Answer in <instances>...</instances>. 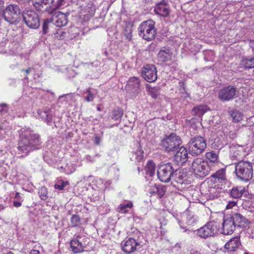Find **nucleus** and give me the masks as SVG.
<instances>
[{"instance_id":"052dcab7","label":"nucleus","mask_w":254,"mask_h":254,"mask_svg":"<svg viewBox=\"0 0 254 254\" xmlns=\"http://www.w3.org/2000/svg\"><path fill=\"white\" fill-rule=\"evenodd\" d=\"M251 47L254 50V41H251L250 43Z\"/></svg>"},{"instance_id":"6e6552de","label":"nucleus","mask_w":254,"mask_h":254,"mask_svg":"<svg viewBox=\"0 0 254 254\" xmlns=\"http://www.w3.org/2000/svg\"><path fill=\"white\" fill-rule=\"evenodd\" d=\"M23 18L26 25L31 29H37L40 25V18L36 12L26 9L23 12Z\"/></svg>"},{"instance_id":"b1692460","label":"nucleus","mask_w":254,"mask_h":254,"mask_svg":"<svg viewBox=\"0 0 254 254\" xmlns=\"http://www.w3.org/2000/svg\"><path fill=\"white\" fill-rule=\"evenodd\" d=\"M158 59L159 61L164 63L169 61L171 58V53L169 49H162L158 53Z\"/></svg>"},{"instance_id":"e2e57ef3","label":"nucleus","mask_w":254,"mask_h":254,"mask_svg":"<svg viewBox=\"0 0 254 254\" xmlns=\"http://www.w3.org/2000/svg\"><path fill=\"white\" fill-rule=\"evenodd\" d=\"M4 209V207L2 205H0V210Z\"/></svg>"},{"instance_id":"393cba45","label":"nucleus","mask_w":254,"mask_h":254,"mask_svg":"<svg viewBox=\"0 0 254 254\" xmlns=\"http://www.w3.org/2000/svg\"><path fill=\"white\" fill-rule=\"evenodd\" d=\"M186 172H185L184 170L175 169L173 178V179H174L175 181L180 184H183L184 180H186Z\"/></svg>"},{"instance_id":"4c0bfd02","label":"nucleus","mask_w":254,"mask_h":254,"mask_svg":"<svg viewBox=\"0 0 254 254\" xmlns=\"http://www.w3.org/2000/svg\"><path fill=\"white\" fill-rule=\"evenodd\" d=\"M64 0H57L54 1V4L52 6V13L57 9H58L61 5H63V2Z\"/></svg>"},{"instance_id":"f704fd0d","label":"nucleus","mask_w":254,"mask_h":254,"mask_svg":"<svg viewBox=\"0 0 254 254\" xmlns=\"http://www.w3.org/2000/svg\"><path fill=\"white\" fill-rule=\"evenodd\" d=\"M54 0H42V2L44 3L45 6H46L45 11L49 14H52V6L54 4Z\"/></svg>"},{"instance_id":"2eb2a0df","label":"nucleus","mask_w":254,"mask_h":254,"mask_svg":"<svg viewBox=\"0 0 254 254\" xmlns=\"http://www.w3.org/2000/svg\"><path fill=\"white\" fill-rule=\"evenodd\" d=\"M236 228V227L230 216L227 215L224 217L222 228V234L224 235L231 234Z\"/></svg>"},{"instance_id":"864d4df0","label":"nucleus","mask_w":254,"mask_h":254,"mask_svg":"<svg viewBox=\"0 0 254 254\" xmlns=\"http://www.w3.org/2000/svg\"><path fill=\"white\" fill-rule=\"evenodd\" d=\"M101 141V138L99 136L97 135H95L94 137V142L96 145H99Z\"/></svg>"},{"instance_id":"f03ea898","label":"nucleus","mask_w":254,"mask_h":254,"mask_svg":"<svg viewBox=\"0 0 254 254\" xmlns=\"http://www.w3.org/2000/svg\"><path fill=\"white\" fill-rule=\"evenodd\" d=\"M235 173L240 180L247 182L253 176V164L249 161H240L235 165Z\"/></svg>"},{"instance_id":"69168bd1","label":"nucleus","mask_w":254,"mask_h":254,"mask_svg":"<svg viewBox=\"0 0 254 254\" xmlns=\"http://www.w3.org/2000/svg\"><path fill=\"white\" fill-rule=\"evenodd\" d=\"M97 110H98V111H101V109H100V107H98V108H97Z\"/></svg>"},{"instance_id":"6ab92c4d","label":"nucleus","mask_w":254,"mask_h":254,"mask_svg":"<svg viewBox=\"0 0 254 254\" xmlns=\"http://www.w3.org/2000/svg\"><path fill=\"white\" fill-rule=\"evenodd\" d=\"M241 242L239 237L232 238L224 246L225 249L228 252L236 251L240 246Z\"/></svg>"},{"instance_id":"7ed1b4c3","label":"nucleus","mask_w":254,"mask_h":254,"mask_svg":"<svg viewBox=\"0 0 254 254\" xmlns=\"http://www.w3.org/2000/svg\"><path fill=\"white\" fill-rule=\"evenodd\" d=\"M155 24L150 19L141 22L138 28L139 36L147 41L153 40L157 33Z\"/></svg>"},{"instance_id":"49530a36","label":"nucleus","mask_w":254,"mask_h":254,"mask_svg":"<svg viewBox=\"0 0 254 254\" xmlns=\"http://www.w3.org/2000/svg\"><path fill=\"white\" fill-rule=\"evenodd\" d=\"M237 203V201H230L226 206V209H229L235 206Z\"/></svg>"},{"instance_id":"a878e982","label":"nucleus","mask_w":254,"mask_h":254,"mask_svg":"<svg viewBox=\"0 0 254 254\" xmlns=\"http://www.w3.org/2000/svg\"><path fill=\"white\" fill-rule=\"evenodd\" d=\"M207 111V106L201 105L194 107L192 110V114L198 117H201Z\"/></svg>"},{"instance_id":"aec40b11","label":"nucleus","mask_w":254,"mask_h":254,"mask_svg":"<svg viewBox=\"0 0 254 254\" xmlns=\"http://www.w3.org/2000/svg\"><path fill=\"white\" fill-rule=\"evenodd\" d=\"M155 13L163 17H167L170 13V10L167 6L166 3L164 1L156 4L154 8Z\"/></svg>"},{"instance_id":"423d86ee","label":"nucleus","mask_w":254,"mask_h":254,"mask_svg":"<svg viewBox=\"0 0 254 254\" xmlns=\"http://www.w3.org/2000/svg\"><path fill=\"white\" fill-rule=\"evenodd\" d=\"M206 147V140L200 135L191 137L189 142V150L192 155L201 154Z\"/></svg>"},{"instance_id":"f257e3e1","label":"nucleus","mask_w":254,"mask_h":254,"mask_svg":"<svg viewBox=\"0 0 254 254\" xmlns=\"http://www.w3.org/2000/svg\"><path fill=\"white\" fill-rule=\"evenodd\" d=\"M20 140L18 144V149L25 155L31 151L38 149L41 143L40 136L34 133L32 130L28 128H22L19 134Z\"/></svg>"},{"instance_id":"4be33fe9","label":"nucleus","mask_w":254,"mask_h":254,"mask_svg":"<svg viewBox=\"0 0 254 254\" xmlns=\"http://www.w3.org/2000/svg\"><path fill=\"white\" fill-rule=\"evenodd\" d=\"M123 115V111L119 108L114 109L112 113L111 118L109 119L110 121H113L114 124H113L111 127L114 126H118L121 121Z\"/></svg>"},{"instance_id":"39448f33","label":"nucleus","mask_w":254,"mask_h":254,"mask_svg":"<svg viewBox=\"0 0 254 254\" xmlns=\"http://www.w3.org/2000/svg\"><path fill=\"white\" fill-rule=\"evenodd\" d=\"M191 168L196 175L201 178L206 177L210 174L211 171L213 170L207 161L199 158L194 159Z\"/></svg>"},{"instance_id":"3c124183","label":"nucleus","mask_w":254,"mask_h":254,"mask_svg":"<svg viewBox=\"0 0 254 254\" xmlns=\"http://www.w3.org/2000/svg\"><path fill=\"white\" fill-rule=\"evenodd\" d=\"M155 189L157 190V192L158 193L159 197L160 198L162 197L165 193V191H164V190L162 188H159L158 187H155Z\"/></svg>"},{"instance_id":"1a4fd4ad","label":"nucleus","mask_w":254,"mask_h":254,"mask_svg":"<svg viewBox=\"0 0 254 254\" xmlns=\"http://www.w3.org/2000/svg\"><path fill=\"white\" fill-rule=\"evenodd\" d=\"M21 13V10L16 4H9L4 10L2 16L4 20L8 22L13 24L15 23L18 15Z\"/></svg>"},{"instance_id":"f3484780","label":"nucleus","mask_w":254,"mask_h":254,"mask_svg":"<svg viewBox=\"0 0 254 254\" xmlns=\"http://www.w3.org/2000/svg\"><path fill=\"white\" fill-rule=\"evenodd\" d=\"M176 151V153L174 157V160L178 163L181 164L186 162L188 159V153L186 148L180 146Z\"/></svg>"},{"instance_id":"f8f14e48","label":"nucleus","mask_w":254,"mask_h":254,"mask_svg":"<svg viewBox=\"0 0 254 254\" xmlns=\"http://www.w3.org/2000/svg\"><path fill=\"white\" fill-rule=\"evenodd\" d=\"M236 87L229 85L221 89L218 92V98L223 102L232 100L236 94Z\"/></svg>"},{"instance_id":"e433bc0d","label":"nucleus","mask_w":254,"mask_h":254,"mask_svg":"<svg viewBox=\"0 0 254 254\" xmlns=\"http://www.w3.org/2000/svg\"><path fill=\"white\" fill-rule=\"evenodd\" d=\"M40 197L42 200H46L48 198V191L45 187H42L38 192Z\"/></svg>"},{"instance_id":"13d9d810","label":"nucleus","mask_w":254,"mask_h":254,"mask_svg":"<svg viewBox=\"0 0 254 254\" xmlns=\"http://www.w3.org/2000/svg\"><path fill=\"white\" fill-rule=\"evenodd\" d=\"M21 70L23 71H25L27 74H28L29 73V72L30 71V70H31V68H29L26 69H22Z\"/></svg>"},{"instance_id":"a18cd8bd","label":"nucleus","mask_w":254,"mask_h":254,"mask_svg":"<svg viewBox=\"0 0 254 254\" xmlns=\"http://www.w3.org/2000/svg\"><path fill=\"white\" fill-rule=\"evenodd\" d=\"M150 94L153 98L156 99L159 95L158 89L157 88L151 89L150 91Z\"/></svg>"},{"instance_id":"2f4dec72","label":"nucleus","mask_w":254,"mask_h":254,"mask_svg":"<svg viewBox=\"0 0 254 254\" xmlns=\"http://www.w3.org/2000/svg\"><path fill=\"white\" fill-rule=\"evenodd\" d=\"M231 116L235 122H239L243 119L242 114L237 110H234L231 111Z\"/></svg>"},{"instance_id":"37998d69","label":"nucleus","mask_w":254,"mask_h":254,"mask_svg":"<svg viewBox=\"0 0 254 254\" xmlns=\"http://www.w3.org/2000/svg\"><path fill=\"white\" fill-rule=\"evenodd\" d=\"M132 29L130 27H127L125 29V35L126 38L129 41L131 40L132 38Z\"/></svg>"},{"instance_id":"0eeeda50","label":"nucleus","mask_w":254,"mask_h":254,"mask_svg":"<svg viewBox=\"0 0 254 254\" xmlns=\"http://www.w3.org/2000/svg\"><path fill=\"white\" fill-rule=\"evenodd\" d=\"M175 169L171 163L161 165L157 170L158 179L162 182L167 183L173 179Z\"/></svg>"},{"instance_id":"09e8293b","label":"nucleus","mask_w":254,"mask_h":254,"mask_svg":"<svg viewBox=\"0 0 254 254\" xmlns=\"http://www.w3.org/2000/svg\"><path fill=\"white\" fill-rule=\"evenodd\" d=\"M195 219L193 216H190L188 217L187 223L188 225L191 226L195 222Z\"/></svg>"},{"instance_id":"473e14b6","label":"nucleus","mask_w":254,"mask_h":254,"mask_svg":"<svg viewBox=\"0 0 254 254\" xmlns=\"http://www.w3.org/2000/svg\"><path fill=\"white\" fill-rule=\"evenodd\" d=\"M38 114L42 118L45 117V121L48 124H50L53 121L52 115L51 114H49L46 111H39Z\"/></svg>"},{"instance_id":"680f3d73","label":"nucleus","mask_w":254,"mask_h":254,"mask_svg":"<svg viewBox=\"0 0 254 254\" xmlns=\"http://www.w3.org/2000/svg\"><path fill=\"white\" fill-rule=\"evenodd\" d=\"M20 152H18V154H20V153H23L24 154L23 155H22L20 156V157H23L24 156H26L27 155H25L24 153H22L21 152H20V151H19Z\"/></svg>"},{"instance_id":"9b49d317","label":"nucleus","mask_w":254,"mask_h":254,"mask_svg":"<svg viewBox=\"0 0 254 254\" xmlns=\"http://www.w3.org/2000/svg\"><path fill=\"white\" fill-rule=\"evenodd\" d=\"M217 233L216 223L214 221L207 222L204 226L197 230L196 234L201 238L207 239L214 236Z\"/></svg>"},{"instance_id":"de8ad7c7","label":"nucleus","mask_w":254,"mask_h":254,"mask_svg":"<svg viewBox=\"0 0 254 254\" xmlns=\"http://www.w3.org/2000/svg\"><path fill=\"white\" fill-rule=\"evenodd\" d=\"M0 112L2 113H6L8 111V108L7 105L4 103L1 104L0 105Z\"/></svg>"},{"instance_id":"79ce46f5","label":"nucleus","mask_w":254,"mask_h":254,"mask_svg":"<svg viewBox=\"0 0 254 254\" xmlns=\"http://www.w3.org/2000/svg\"><path fill=\"white\" fill-rule=\"evenodd\" d=\"M42 0H36L33 2V5L38 10H42L44 7V3L42 2Z\"/></svg>"},{"instance_id":"ddd939ff","label":"nucleus","mask_w":254,"mask_h":254,"mask_svg":"<svg viewBox=\"0 0 254 254\" xmlns=\"http://www.w3.org/2000/svg\"><path fill=\"white\" fill-rule=\"evenodd\" d=\"M141 73L144 79L149 82H153L157 78L156 67L153 64H147L143 67Z\"/></svg>"},{"instance_id":"58836bf2","label":"nucleus","mask_w":254,"mask_h":254,"mask_svg":"<svg viewBox=\"0 0 254 254\" xmlns=\"http://www.w3.org/2000/svg\"><path fill=\"white\" fill-rule=\"evenodd\" d=\"M51 22V20L49 19H46L44 21L42 24V29L44 34H46L48 32L49 25Z\"/></svg>"},{"instance_id":"9d476101","label":"nucleus","mask_w":254,"mask_h":254,"mask_svg":"<svg viewBox=\"0 0 254 254\" xmlns=\"http://www.w3.org/2000/svg\"><path fill=\"white\" fill-rule=\"evenodd\" d=\"M209 185L212 188L221 189L222 186L226 184V177L225 169H221L213 174L209 178Z\"/></svg>"},{"instance_id":"5fc2aeb1","label":"nucleus","mask_w":254,"mask_h":254,"mask_svg":"<svg viewBox=\"0 0 254 254\" xmlns=\"http://www.w3.org/2000/svg\"><path fill=\"white\" fill-rule=\"evenodd\" d=\"M13 205L16 207H18L21 206V202L20 201H14Z\"/></svg>"},{"instance_id":"4468645a","label":"nucleus","mask_w":254,"mask_h":254,"mask_svg":"<svg viewBox=\"0 0 254 254\" xmlns=\"http://www.w3.org/2000/svg\"><path fill=\"white\" fill-rule=\"evenodd\" d=\"M244 147L238 144L230 146V155L233 159L240 160L245 155Z\"/></svg>"},{"instance_id":"4d7b16f0","label":"nucleus","mask_w":254,"mask_h":254,"mask_svg":"<svg viewBox=\"0 0 254 254\" xmlns=\"http://www.w3.org/2000/svg\"><path fill=\"white\" fill-rule=\"evenodd\" d=\"M15 198H17L19 200H21V199H22V197H21V196L20 195V193L19 192H16L15 193V197H14Z\"/></svg>"},{"instance_id":"a211bd4d","label":"nucleus","mask_w":254,"mask_h":254,"mask_svg":"<svg viewBox=\"0 0 254 254\" xmlns=\"http://www.w3.org/2000/svg\"><path fill=\"white\" fill-rule=\"evenodd\" d=\"M138 244L133 238H129L125 242L122 243V249L126 254H130L134 252L136 249Z\"/></svg>"},{"instance_id":"603ef678","label":"nucleus","mask_w":254,"mask_h":254,"mask_svg":"<svg viewBox=\"0 0 254 254\" xmlns=\"http://www.w3.org/2000/svg\"><path fill=\"white\" fill-rule=\"evenodd\" d=\"M3 8H4L3 1L0 0V16L1 15H2V13H3V11H4Z\"/></svg>"},{"instance_id":"72a5a7b5","label":"nucleus","mask_w":254,"mask_h":254,"mask_svg":"<svg viewBox=\"0 0 254 254\" xmlns=\"http://www.w3.org/2000/svg\"><path fill=\"white\" fill-rule=\"evenodd\" d=\"M133 206L131 201L128 202L127 204H121L118 207V211L119 212L127 213L128 212L127 208H131Z\"/></svg>"},{"instance_id":"ea45409f","label":"nucleus","mask_w":254,"mask_h":254,"mask_svg":"<svg viewBox=\"0 0 254 254\" xmlns=\"http://www.w3.org/2000/svg\"><path fill=\"white\" fill-rule=\"evenodd\" d=\"M80 222V217L77 215H72L71 218V223L72 227H76L78 225Z\"/></svg>"},{"instance_id":"c85d7f7f","label":"nucleus","mask_w":254,"mask_h":254,"mask_svg":"<svg viewBox=\"0 0 254 254\" xmlns=\"http://www.w3.org/2000/svg\"><path fill=\"white\" fill-rule=\"evenodd\" d=\"M67 22V16L63 13H61L59 14L55 23L57 26L61 27L66 25Z\"/></svg>"},{"instance_id":"a19ab883","label":"nucleus","mask_w":254,"mask_h":254,"mask_svg":"<svg viewBox=\"0 0 254 254\" xmlns=\"http://www.w3.org/2000/svg\"><path fill=\"white\" fill-rule=\"evenodd\" d=\"M68 184V182H64L61 181L58 184H56L55 185V188L56 189H58L59 190H63L64 188V187Z\"/></svg>"},{"instance_id":"dca6fc26","label":"nucleus","mask_w":254,"mask_h":254,"mask_svg":"<svg viewBox=\"0 0 254 254\" xmlns=\"http://www.w3.org/2000/svg\"><path fill=\"white\" fill-rule=\"evenodd\" d=\"M126 89L128 92L134 94H138L140 88V80L136 77H132L127 81L125 86Z\"/></svg>"},{"instance_id":"bf43d9fd","label":"nucleus","mask_w":254,"mask_h":254,"mask_svg":"<svg viewBox=\"0 0 254 254\" xmlns=\"http://www.w3.org/2000/svg\"><path fill=\"white\" fill-rule=\"evenodd\" d=\"M180 85L181 87L183 88V89L185 91L186 86L185 85V83L183 82H180Z\"/></svg>"},{"instance_id":"bb28decb","label":"nucleus","mask_w":254,"mask_h":254,"mask_svg":"<svg viewBox=\"0 0 254 254\" xmlns=\"http://www.w3.org/2000/svg\"><path fill=\"white\" fill-rule=\"evenodd\" d=\"M70 244V247L72 248V250L74 253H81L84 250V247L81 243H80L77 240H73L71 241Z\"/></svg>"},{"instance_id":"cd10ccee","label":"nucleus","mask_w":254,"mask_h":254,"mask_svg":"<svg viewBox=\"0 0 254 254\" xmlns=\"http://www.w3.org/2000/svg\"><path fill=\"white\" fill-rule=\"evenodd\" d=\"M155 163L152 160L148 161L147 164L145 167L146 174L149 177H152L155 174Z\"/></svg>"},{"instance_id":"c03bdc74","label":"nucleus","mask_w":254,"mask_h":254,"mask_svg":"<svg viewBox=\"0 0 254 254\" xmlns=\"http://www.w3.org/2000/svg\"><path fill=\"white\" fill-rule=\"evenodd\" d=\"M86 93H87V95L85 97V100L87 102L92 101L93 100V99H94V95L92 93V92H91V91L90 90V89H88L86 90Z\"/></svg>"},{"instance_id":"774afa93","label":"nucleus","mask_w":254,"mask_h":254,"mask_svg":"<svg viewBox=\"0 0 254 254\" xmlns=\"http://www.w3.org/2000/svg\"><path fill=\"white\" fill-rule=\"evenodd\" d=\"M244 254H249L248 253L245 252Z\"/></svg>"},{"instance_id":"20e7f679","label":"nucleus","mask_w":254,"mask_h":254,"mask_svg":"<svg viewBox=\"0 0 254 254\" xmlns=\"http://www.w3.org/2000/svg\"><path fill=\"white\" fill-rule=\"evenodd\" d=\"M182 143L180 136L175 133L165 135L161 140V145L166 152H171L177 150Z\"/></svg>"},{"instance_id":"338daca9","label":"nucleus","mask_w":254,"mask_h":254,"mask_svg":"<svg viewBox=\"0 0 254 254\" xmlns=\"http://www.w3.org/2000/svg\"><path fill=\"white\" fill-rule=\"evenodd\" d=\"M7 254H13L11 252H9Z\"/></svg>"},{"instance_id":"c756f323","label":"nucleus","mask_w":254,"mask_h":254,"mask_svg":"<svg viewBox=\"0 0 254 254\" xmlns=\"http://www.w3.org/2000/svg\"><path fill=\"white\" fill-rule=\"evenodd\" d=\"M206 157L209 160L208 163L209 164L210 166H212V169L214 170L216 162L218 159L217 154L214 152H209L206 153Z\"/></svg>"},{"instance_id":"7c9ffc66","label":"nucleus","mask_w":254,"mask_h":254,"mask_svg":"<svg viewBox=\"0 0 254 254\" xmlns=\"http://www.w3.org/2000/svg\"><path fill=\"white\" fill-rule=\"evenodd\" d=\"M245 189L241 187L234 188L232 189L230 193L231 196L234 198H238L241 197L244 192Z\"/></svg>"},{"instance_id":"6e6d98bb","label":"nucleus","mask_w":254,"mask_h":254,"mask_svg":"<svg viewBox=\"0 0 254 254\" xmlns=\"http://www.w3.org/2000/svg\"><path fill=\"white\" fill-rule=\"evenodd\" d=\"M29 254H40V252L38 250H32L30 251Z\"/></svg>"},{"instance_id":"412c9836","label":"nucleus","mask_w":254,"mask_h":254,"mask_svg":"<svg viewBox=\"0 0 254 254\" xmlns=\"http://www.w3.org/2000/svg\"><path fill=\"white\" fill-rule=\"evenodd\" d=\"M229 216L231 217L236 227H243L248 222L245 217L238 213Z\"/></svg>"},{"instance_id":"c9c22d12","label":"nucleus","mask_w":254,"mask_h":254,"mask_svg":"<svg viewBox=\"0 0 254 254\" xmlns=\"http://www.w3.org/2000/svg\"><path fill=\"white\" fill-rule=\"evenodd\" d=\"M243 64L245 68H254V58L246 59L243 60Z\"/></svg>"},{"instance_id":"0e129e2a","label":"nucleus","mask_w":254,"mask_h":254,"mask_svg":"<svg viewBox=\"0 0 254 254\" xmlns=\"http://www.w3.org/2000/svg\"><path fill=\"white\" fill-rule=\"evenodd\" d=\"M200 254V253H199L198 252H195V253H193V254Z\"/></svg>"},{"instance_id":"8fccbe9b","label":"nucleus","mask_w":254,"mask_h":254,"mask_svg":"<svg viewBox=\"0 0 254 254\" xmlns=\"http://www.w3.org/2000/svg\"><path fill=\"white\" fill-rule=\"evenodd\" d=\"M6 131L5 129L3 128V126L0 125V138L2 139L5 137Z\"/></svg>"},{"instance_id":"5701e85b","label":"nucleus","mask_w":254,"mask_h":254,"mask_svg":"<svg viewBox=\"0 0 254 254\" xmlns=\"http://www.w3.org/2000/svg\"><path fill=\"white\" fill-rule=\"evenodd\" d=\"M130 158L132 161L137 162H139L143 159V151L140 146H137V148L131 152Z\"/></svg>"}]
</instances>
